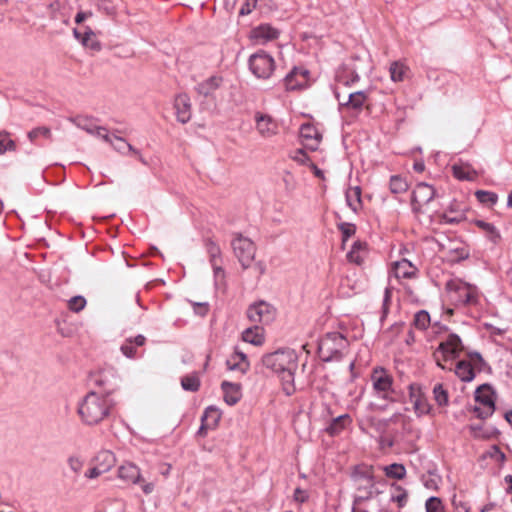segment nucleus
Instances as JSON below:
<instances>
[{"instance_id": "1", "label": "nucleus", "mask_w": 512, "mask_h": 512, "mask_svg": "<svg viewBox=\"0 0 512 512\" xmlns=\"http://www.w3.org/2000/svg\"><path fill=\"white\" fill-rule=\"evenodd\" d=\"M262 364L280 378L282 389L287 396L296 391L294 379L298 368V356L292 349H282L262 357Z\"/></svg>"}, {"instance_id": "2", "label": "nucleus", "mask_w": 512, "mask_h": 512, "mask_svg": "<svg viewBox=\"0 0 512 512\" xmlns=\"http://www.w3.org/2000/svg\"><path fill=\"white\" fill-rule=\"evenodd\" d=\"M115 404L109 393L90 391L79 401L77 413L84 425L94 426L110 416Z\"/></svg>"}, {"instance_id": "3", "label": "nucleus", "mask_w": 512, "mask_h": 512, "mask_svg": "<svg viewBox=\"0 0 512 512\" xmlns=\"http://www.w3.org/2000/svg\"><path fill=\"white\" fill-rule=\"evenodd\" d=\"M349 341L339 332L327 333L318 346L319 355L324 362L338 361L348 351Z\"/></svg>"}, {"instance_id": "4", "label": "nucleus", "mask_w": 512, "mask_h": 512, "mask_svg": "<svg viewBox=\"0 0 512 512\" xmlns=\"http://www.w3.org/2000/svg\"><path fill=\"white\" fill-rule=\"evenodd\" d=\"M447 290L450 298L458 305H473L478 301L477 288L468 283L452 280L447 283Z\"/></svg>"}, {"instance_id": "5", "label": "nucleus", "mask_w": 512, "mask_h": 512, "mask_svg": "<svg viewBox=\"0 0 512 512\" xmlns=\"http://www.w3.org/2000/svg\"><path fill=\"white\" fill-rule=\"evenodd\" d=\"M352 481L359 492V498H370L375 490L373 469L371 466H357L352 473Z\"/></svg>"}, {"instance_id": "6", "label": "nucleus", "mask_w": 512, "mask_h": 512, "mask_svg": "<svg viewBox=\"0 0 512 512\" xmlns=\"http://www.w3.org/2000/svg\"><path fill=\"white\" fill-rule=\"evenodd\" d=\"M334 94L338 101L340 112L347 113L353 117L358 116L362 112L368 99L365 91L351 92L348 96H345L335 89Z\"/></svg>"}, {"instance_id": "7", "label": "nucleus", "mask_w": 512, "mask_h": 512, "mask_svg": "<svg viewBox=\"0 0 512 512\" xmlns=\"http://www.w3.org/2000/svg\"><path fill=\"white\" fill-rule=\"evenodd\" d=\"M463 345L461 339L456 334H449L445 341L439 344L438 349L434 352V358L441 369H445L443 361L453 360L459 357Z\"/></svg>"}, {"instance_id": "8", "label": "nucleus", "mask_w": 512, "mask_h": 512, "mask_svg": "<svg viewBox=\"0 0 512 512\" xmlns=\"http://www.w3.org/2000/svg\"><path fill=\"white\" fill-rule=\"evenodd\" d=\"M476 405L474 412L480 419H486L491 416L495 411V397L492 388L483 384L475 391Z\"/></svg>"}, {"instance_id": "9", "label": "nucleus", "mask_w": 512, "mask_h": 512, "mask_svg": "<svg viewBox=\"0 0 512 512\" xmlns=\"http://www.w3.org/2000/svg\"><path fill=\"white\" fill-rule=\"evenodd\" d=\"M117 476L126 484L141 485V489L146 495L151 494L154 490V484L150 482H144L140 468L132 462H125L120 465L118 468Z\"/></svg>"}, {"instance_id": "10", "label": "nucleus", "mask_w": 512, "mask_h": 512, "mask_svg": "<svg viewBox=\"0 0 512 512\" xmlns=\"http://www.w3.org/2000/svg\"><path fill=\"white\" fill-rule=\"evenodd\" d=\"M248 64L250 71L259 79H268L275 69L273 57L262 50L252 54Z\"/></svg>"}, {"instance_id": "11", "label": "nucleus", "mask_w": 512, "mask_h": 512, "mask_svg": "<svg viewBox=\"0 0 512 512\" xmlns=\"http://www.w3.org/2000/svg\"><path fill=\"white\" fill-rule=\"evenodd\" d=\"M232 248L242 267L244 269L250 267L256 252L254 243L249 238L239 234L232 240Z\"/></svg>"}, {"instance_id": "12", "label": "nucleus", "mask_w": 512, "mask_h": 512, "mask_svg": "<svg viewBox=\"0 0 512 512\" xmlns=\"http://www.w3.org/2000/svg\"><path fill=\"white\" fill-rule=\"evenodd\" d=\"M373 390L384 400H392L393 377L383 368H375L371 375Z\"/></svg>"}, {"instance_id": "13", "label": "nucleus", "mask_w": 512, "mask_h": 512, "mask_svg": "<svg viewBox=\"0 0 512 512\" xmlns=\"http://www.w3.org/2000/svg\"><path fill=\"white\" fill-rule=\"evenodd\" d=\"M247 316L254 323L269 324L276 317V309L265 301H258L249 306Z\"/></svg>"}, {"instance_id": "14", "label": "nucleus", "mask_w": 512, "mask_h": 512, "mask_svg": "<svg viewBox=\"0 0 512 512\" xmlns=\"http://www.w3.org/2000/svg\"><path fill=\"white\" fill-rule=\"evenodd\" d=\"M409 400L418 417L430 413L431 405L429 404L425 393L422 391V388L418 384L412 383L409 385Z\"/></svg>"}, {"instance_id": "15", "label": "nucleus", "mask_w": 512, "mask_h": 512, "mask_svg": "<svg viewBox=\"0 0 512 512\" xmlns=\"http://www.w3.org/2000/svg\"><path fill=\"white\" fill-rule=\"evenodd\" d=\"M309 71L303 67H294L284 78L287 90H298L307 86Z\"/></svg>"}, {"instance_id": "16", "label": "nucleus", "mask_w": 512, "mask_h": 512, "mask_svg": "<svg viewBox=\"0 0 512 512\" xmlns=\"http://www.w3.org/2000/svg\"><path fill=\"white\" fill-rule=\"evenodd\" d=\"M256 130L264 138H270L278 133V123L269 115L255 114Z\"/></svg>"}, {"instance_id": "17", "label": "nucleus", "mask_w": 512, "mask_h": 512, "mask_svg": "<svg viewBox=\"0 0 512 512\" xmlns=\"http://www.w3.org/2000/svg\"><path fill=\"white\" fill-rule=\"evenodd\" d=\"M300 137L306 149L316 151L322 139L318 129L312 124H303L300 127Z\"/></svg>"}, {"instance_id": "18", "label": "nucleus", "mask_w": 512, "mask_h": 512, "mask_svg": "<svg viewBox=\"0 0 512 512\" xmlns=\"http://www.w3.org/2000/svg\"><path fill=\"white\" fill-rule=\"evenodd\" d=\"M174 108L179 122L185 124L190 121L192 117V104L187 94L181 93L175 97Z\"/></svg>"}, {"instance_id": "19", "label": "nucleus", "mask_w": 512, "mask_h": 512, "mask_svg": "<svg viewBox=\"0 0 512 512\" xmlns=\"http://www.w3.org/2000/svg\"><path fill=\"white\" fill-rule=\"evenodd\" d=\"M470 361L461 360L457 363L454 371L457 377L463 382H470L475 378V371L471 364V361H482V357L479 353L469 354Z\"/></svg>"}, {"instance_id": "20", "label": "nucleus", "mask_w": 512, "mask_h": 512, "mask_svg": "<svg viewBox=\"0 0 512 512\" xmlns=\"http://www.w3.org/2000/svg\"><path fill=\"white\" fill-rule=\"evenodd\" d=\"M92 381L95 385L104 389L103 393H109V397H111L112 392L116 388L117 378L112 369H107L94 374Z\"/></svg>"}, {"instance_id": "21", "label": "nucleus", "mask_w": 512, "mask_h": 512, "mask_svg": "<svg viewBox=\"0 0 512 512\" xmlns=\"http://www.w3.org/2000/svg\"><path fill=\"white\" fill-rule=\"evenodd\" d=\"M418 269L407 259L396 261L392 266V274L397 279H411L417 276Z\"/></svg>"}, {"instance_id": "22", "label": "nucleus", "mask_w": 512, "mask_h": 512, "mask_svg": "<svg viewBox=\"0 0 512 512\" xmlns=\"http://www.w3.org/2000/svg\"><path fill=\"white\" fill-rule=\"evenodd\" d=\"M226 365L229 370L238 371L241 374L246 373L249 369V361L246 354L238 348H236L234 353L227 359Z\"/></svg>"}, {"instance_id": "23", "label": "nucleus", "mask_w": 512, "mask_h": 512, "mask_svg": "<svg viewBox=\"0 0 512 512\" xmlns=\"http://www.w3.org/2000/svg\"><path fill=\"white\" fill-rule=\"evenodd\" d=\"M279 31L269 24H262L251 31V38L263 44L278 37Z\"/></svg>"}, {"instance_id": "24", "label": "nucleus", "mask_w": 512, "mask_h": 512, "mask_svg": "<svg viewBox=\"0 0 512 512\" xmlns=\"http://www.w3.org/2000/svg\"><path fill=\"white\" fill-rule=\"evenodd\" d=\"M73 34L74 37L80 41L84 47L92 51H99L101 49V44L90 27H85L84 33L74 29Z\"/></svg>"}, {"instance_id": "25", "label": "nucleus", "mask_w": 512, "mask_h": 512, "mask_svg": "<svg viewBox=\"0 0 512 512\" xmlns=\"http://www.w3.org/2000/svg\"><path fill=\"white\" fill-rule=\"evenodd\" d=\"M435 196L434 188L427 183H419L412 193V202L419 205L428 204Z\"/></svg>"}, {"instance_id": "26", "label": "nucleus", "mask_w": 512, "mask_h": 512, "mask_svg": "<svg viewBox=\"0 0 512 512\" xmlns=\"http://www.w3.org/2000/svg\"><path fill=\"white\" fill-rule=\"evenodd\" d=\"M453 176L461 181H474L477 178V172L473 167L464 162L455 163L452 166Z\"/></svg>"}, {"instance_id": "27", "label": "nucleus", "mask_w": 512, "mask_h": 512, "mask_svg": "<svg viewBox=\"0 0 512 512\" xmlns=\"http://www.w3.org/2000/svg\"><path fill=\"white\" fill-rule=\"evenodd\" d=\"M146 338L139 334L135 337L127 338L124 343L121 345L120 350L127 358L136 357V349L137 347H141L145 344Z\"/></svg>"}, {"instance_id": "28", "label": "nucleus", "mask_w": 512, "mask_h": 512, "mask_svg": "<svg viewBox=\"0 0 512 512\" xmlns=\"http://www.w3.org/2000/svg\"><path fill=\"white\" fill-rule=\"evenodd\" d=\"M222 83V78L219 76H211L210 78L204 80L196 86V91L198 94L208 97L213 95V93L220 87Z\"/></svg>"}, {"instance_id": "29", "label": "nucleus", "mask_w": 512, "mask_h": 512, "mask_svg": "<svg viewBox=\"0 0 512 512\" xmlns=\"http://www.w3.org/2000/svg\"><path fill=\"white\" fill-rule=\"evenodd\" d=\"M367 256V244L361 241H355L351 250L347 254V258L351 263L361 265Z\"/></svg>"}, {"instance_id": "30", "label": "nucleus", "mask_w": 512, "mask_h": 512, "mask_svg": "<svg viewBox=\"0 0 512 512\" xmlns=\"http://www.w3.org/2000/svg\"><path fill=\"white\" fill-rule=\"evenodd\" d=\"M93 463L99 466L104 473L108 472L116 463L115 455L109 450L100 451L95 458Z\"/></svg>"}, {"instance_id": "31", "label": "nucleus", "mask_w": 512, "mask_h": 512, "mask_svg": "<svg viewBox=\"0 0 512 512\" xmlns=\"http://www.w3.org/2000/svg\"><path fill=\"white\" fill-rule=\"evenodd\" d=\"M115 150H117L118 152L122 153V154H127V153H133L135 155H137L139 157V160L143 163V164H146L145 160L142 158V156L140 155L139 151L136 150L131 144L127 143L124 139H122L121 137H117V136H111L110 140L108 141Z\"/></svg>"}, {"instance_id": "32", "label": "nucleus", "mask_w": 512, "mask_h": 512, "mask_svg": "<svg viewBox=\"0 0 512 512\" xmlns=\"http://www.w3.org/2000/svg\"><path fill=\"white\" fill-rule=\"evenodd\" d=\"M221 388L224 392V400L229 405H235L240 399L239 385L223 381Z\"/></svg>"}, {"instance_id": "33", "label": "nucleus", "mask_w": 512, "mask_h": 512, "mask_svg": "<svg viewBox=\"0 0 512 512\" xmlns=\"http://www.w3.org/2000/svg\"><path fill=\"white\" fill-rule=\"evenodd\" d=\"M242 339L244 342L260 346L264 343L263 329L259 326L247 328L242 333Z\"/></svg>"}, {"instance_id": "34", "label": "nucleus", "mask_w": 512, "mask_h": 512, "mask_svg": "<svg viewBox=\"0 0 512 512\" xmlns=\"http://www.w3.org/2000/svg\"><path fill=\"white\" fill-rule=\"evenodd\" d=\"M390 78L393 82H402L409 73V68L400 61H394L389 68Z\"/></svg>"}, {"instance_id": "35", "label": "nucleus", "mask_w": 512, "mask_h": 512, "mask_svg": "<svg viewBox=\"0 0 512 512\" xmlns=\"http://www.w3.org/2000/svg\"><path fill=\"white\" fill-rule=\"evenodd\" d=\"M475 225L485 233L486 237L492 243L497 244L500 241V232L492 223L485 222L483 220H476Z\"/></svg>"}, {"instance_id": "36", "label": "nucleus", "mask_w": 512, "mask_h": 512, "mask_svg": "<svg viewBox=\"0 0 512 512\" xmlns=\"http://www.w3.org/2000/svg\"><path fill=\"white\" fill-rule=\"evenodd\" d=\"M351 422L348 414L340 415L333 419L331 424L327 427V432L331 435L339 434Z\"/></svg>"}, {"instance_id": "37", "label": "nucleus", "mask_w": 512, "mask_h": 512, "mask_svg": "<svg viewBox=\"0 0 512 512\" xmlns=\"http://www.w3.org/2000/svg\"><path fill=\"white\" fill-rule=\"evenodd\" d=\"M383 471L388 478L401 480L406 476V468L403 464L393 463L383 467Z\"/></svg>"}, {"instance_id": "38", "label": "nucleus", "mask_w": 512, "mask_h": 512, "mask_svg": "<svg viewBox=\"0 0 512 512\" xmlns=\"http://www.w3.org/2000/svg\"><path fill=\"white\" fill-rule=\"evenodd\" d=\"M347 204L353 211L361 207V189L358 186L350 187L346 192Z\"/></svg>"}, {"instance_id": "39", "label": "nucleus", "mask_w": 512, "mask_h": 512, "mask_svg": "<svg viewBox=\"0 0 512 512\" xmlns=\"http://www.w3.org/2000/svg\"><path fill=\"white\" fill-rule=\"evenodd\" d=\"M389 187H390V191L393 194H401L408 190L409 185L405 178H403L399 175H393L390 178Z\"/></svg>"}, {"instance_id": "40", "label": "nucleus", "mask_w": 512, "mask_h": 512, "mask_svg": "<svg viewBox=\"0 0 512 512\" xmlns=\"http://www.w3.org/2000/svg\"><path fill=\"white\" fill-rule=\"evenodd\" d=\"M221 414L219 410L215 407H208L204 411V414L201 418V422H206L207 424H210L212 428H215L220 421Z\"/></svg>"}, {"instance_id": "41", "label": "nucleus", "mask_w": 512, "mask_h": 512, "mask_svg": "<svg viewBox=\"0 0 512 512\" xmlns=\"http://www.w3.org/2000/svg\"><path fill=\"white\" fill-rule=\"evenodd\" d=\"M475 196L481 204L489 207L495 205L498 201V195L491 191L477 190Z\"/></svg>"}, {"instance_id": "42", "label": "nucleus", "mask_w": 512, "mask_h": 512, "mask_svg": "<svg viewBox=\"0 0 512 512\" xmlns=\"http://www.w3.org/2000/svg\"><path fill=\"white\" fill-rule=\"evenodd\" d=\"M413 325L419 330H425L430 325V315L425 310H420L414 315Z\"/></svg>"}, {"instance_id": "43", "label": "nucleus", "mask_w": 512, "mask_h": 512, "mask_svg": "<svg viewBox=\"0 0 512 512\" xmlns=\"http://www.w3.org/2000/svg\"><path fill=\"white\" fill-rule=\"evenodd\" d=\"M181 386L186 391L195 392L200 387V381L197 375L191 374L182 377Z\"/></svg>"}, {"instance_id": "44", "label": "nucleus", "mask_w": 512, "mask_h": 512, "mask_svg": "<svg viewBox=\"0 0 512 512\" xmlns=\"http://www.w3.org/2000/svg\"><path fill=\"white\" fill-rule=\"evenodd\" d=\"M433 396L435 402L439 406H447L449 402V396L447 390L444 389L442 384H436L433 388Z\"/></svg>"}, {"instance_id": "45", "label": "nucleus", "mask_w": 512, "mask_h": 512, "mask_svg": "<svg viewBox=\"0 0 512 512\" xmlns=\"http://www.w3.org/2000/svg\"><path fill=\"white\" fill-rule=\"evenodd\" d=\"M16 149V144L13 140L9 138V133L7 131L0 132V155L4 154L7 151H14Z\"/></svg>"}, {"instance_id": "46", "label": "nucleus", "mask_w": 512, "mask_h": 512, "mask_svg": "<svg viewBox=\"0 0 512 512\" xmlns=\"http://www.w3.org/2000/svg\"><path fill=\"white\" fill-rule=\"evenodd\" d=\"M350 76L346 75V71L339 72L337 74V82L338 84H342L345 86H350L351 84H354L359 81L360 77L357 73L354 71H348Z\"/></svg>"}, {"instance_id": "47", "label": "nucleus", "mask_w": 512, "mask_h": 512, "mask_svg": "<svg viewBox=\"0 0 512 512\" xmlns=\"http://www.w3.org/2000/svg\"><path fill=\"white\" fill-rule=\"evenodd\" d=\"M67 465L75 475H79L83 469L84 462L80 457L72 455L68 457Z\"/></svg>"}, {"instance_id": "48", "label": "nucleus", "mask_w": 512, "mask_h": 512, "mask_svg": "<svg viewBox=\"0 0 512 512\" xmlns=\"http://www.w3.org/2000/svg\"><path fill=\"white\" fill-rule=\"evenodd\" d=\"M426 512H445L442 501L437 497H430L427 499Z\"/></svg>"}, {"instance_id": "49", "label": "nucleus", "mask_w": 512, "mask_h": 512, "mask_svg": "<svg viewBox=\"0 0 512 512\" xmlns=\"http://www.w3.org/2000/svg\"><path fill=\"white\" fill-rule=\"evenodd\" d=\"M485 457H489L499 463H503L506 459L505 454L497 445H492L485 453Z\"/></svg>"}, {"instance_id": "50", "label": "nucleus", "mask_w": 512, "mask_h": 512, "mask_svg": "<svg viewBox=\"0 0 512 512\" xmlns=\"http://www.w3.org/2000/svg\"><path fill=\"white\" fill-rule=\"evenodd\" d=\"M86 306V299L83 296H74L68 302L71 311L80 312Z\"/></svg>"}, {"instance_id": "51", "label": "nucleus", "mask_w": 512, "mask_h": 512, "mask_svg": "<svg viewBox=\"0 0 512 512\" xmlns=\"http://www.w3.org/2000/svg\"><path fill=\"white\" fill-rule=\"evenodd\" d=\"M396 494H393L391 500L396 502L399 507H403L407 503L408 493L405 489L400 486H396Z\"/></svg>"}, {"instance_id": "52", "label": "nucleus", "mask_w": 512, "mask_h": 512, "mask_svg": "<svg viewBox=\"0 0 512 512\" xmlns=\"http://www.w3.org/2000/svg\"><path fill=\"white\" fill-rule=\"evenodd\" d=\"M339 229L342 233V241L345 243L351 236H353L356 232V227L352 223H341L339 225Z\"/></svg>"}, {"instance_id": "53", "label": "nucleus", "mask_w": 512, "mask_h": 512, "mask_svg": "<svg viewBox=\"0 0 512 512\" xmlns=\"http://www.w3.org/2000/svg\"><path fill=\"white\" fill-rule=\"evenodd\" d=\"M206 249L210 256V262H215L216 260H220L221 250L219 246L213 241H207Z\"/></svg>"}, {"instance_id": "54", "label": "nucleus", "mask_w": 512, "mask_h": 512, "mask_svg": "<svg viewBox=\"0 0 512 512\" xmlns=\"http://www.w3.org/2000/svg\"><path fill=\"white\" fill-rule=\"evenodd\" d=\"M452 504L454 508V512H469L470 507L467 502L464 500L457 498L456 496L452 499Z\"/></svg>"}, {"instance_id": "55", "label": "nucleus", "mask_w": 512, "mask_h": 512, "mask_svg": "<svg viewBox=\"0 0 512 512\" xmlns=\"http://www.w3.org/2000/svg\"><path fill=\"white\" fill-rule=\"evenodd\" d=\"M39 136L49 137L50 130L46 127H38L28 133V137L31 141H34Z\"/></svg>"}, {"instance_id": "56", "label": "nucleus", "mask_w": 512, "mask_h": 512, "mask_svg": "<svg viewBox=\"0 0 512 512\" xmlns=\"http://www.w3.org/2000/svg\"><path fill=\"white\" fill-rule=\"evenodd\" d=\"M423 485L429 490H436L438 488V478L433 475L422 477Z\"/></svg>"}, {"instance_id": "57", "label": "nucleus", "mask_w": 512, "mask_h": 512, "mask_svg": "<svg viewBox=\"0 0 512 512\" xmlns=\"http://www.w3.org/2000/svg\"><path fill=\"white\" fill-rule=\"evenodd\" d=\"M102 474H104V471H102V469L94 463V466L91 467L90 469H88L85 472L84 476L87 479H96L99 476H101Z\"/></svg>"}, {"instance_id": "58", "label": "nucleus", "mask_w": 512, "mask_h": 512, "mask_svg": "<svg viewBox=\"0 0 512 512\" xmlns=\"http://www.w3.org/2000/svg\"><path fill=\"white\" fill-rule=\"evenodd\" d=\"M258 0H246L245 4L240 9L241 15H248L256 7Z\"/></svg>"}, {"instance_id": "59", "label": "nucleus", "mask_w": 512, "mask_h": 512, "mask_svg": "<svg viewBox=\"0 0 512 512\" xmlns=\"http://www.w3.org/2000/svg\"><path fill=\"white\" fill-rule=\"evenodd\" d=\"M308 497L309 495L307 491L299 487L294 490L293 498L296 502L303 503L308 499Z\"/></svg>"}, {"instance_id": "60", "label": "nucleus", "mask_w": 512, "mask_h": 512, "mask_svg": "<svg viewBox=\"0 0 512 512\" xmlns=\"http://www.w3.org/2000/svg\"><path fill=\"white\" fill-rule=\"evenodd\" d=\"M93 135L105 140L106 142H108L111 138V135H109L107 130L104 127H99V126L94 127Z\"/></svg>"}, {"instance_id": "61", "label": "nucleus", "mask_w": 512, "mask_h": 512, "mask_svg": "<svg viewBox=\"0 0 512 512\" xmlns=\"http://www.w3.org/2000/svg\"><path fill=\"white\" fill-rule=\"evenodd\" d=\"M77 126L81 129L85 130L89 134H94V127L92 124L88 123L87 120H78Z\"/></svg>"}, {"instance_id": "62", "label": "nucleus", "mask_w": 512, "mask_h": 512, "mask_svg": "<svg viewBox=\"0 0 512 512\" xmlns=\"http://www.w3.org/2000/svg\"><path fill=\"white\" fill-rule=\"evenodd\" d=\"M91 16H92L91 11H79L75 16V22L77 24H80L83 21H85L86 19L90 18Z\"/></svg>"}, {"instance_id": "63", "label": "nucleus", "mask_w": 512, "mask_h": 512, "mask_svg": "<svg viewBox=\"0 0 512 512\" xmlns=\"http://www.w3.org/2000/svg\"><path fill=\"white\" fill-rule=\"evenodd\" d=\"M293 159L298 161L299 163L304 164L308 160V156H307V154L302 149H298L295 152V155L293 156Z\"/></svg>"}, {"instance_id": "64", "label": "nucleus", "mask_w": 512, "mask_h": 512, "mask_svg": "<svg viewBox=\"0 0 512 512\" xmlns=\"http://www.w3.org/2000/svg\"><path fill=\"white\" fill-rule=\"evenodd\" d=\"M443 220L446 222V223H458L462 220L463 216L461 214L457 215V216H449L447 213L443 214Z\"/></svg>"}]
</instances>
